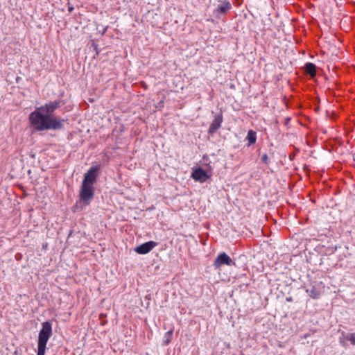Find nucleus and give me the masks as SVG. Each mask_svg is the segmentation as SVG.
<instances>
[{"label":"nucleus","instance_id":"f257e3e1","mask_svg":"<svg viewBox=\"0 0 355 355\" xmlns=\"http://www.w3.org/2000/svg\"><path fill=\"white\" fill-rule=\"evenodd\" d=\"M60 103V101H54L35 108L29 115L31 126L37 131L60 129L62 127L61 120L53 115Z\"/></svg>","mask_w":355,"mask_h":355},{"label":"nucleus","instance_id":"f03ea898","mask_svg":"<svg viewBox=\"0 0 355 355\" xmlns=\"http://www.w3.org/2000/svg\"><path fill=\"white\" fill-rule=\"evenodd\" d=\"M42 327L38 336L37 355H45L46 343L52 334V327L49 322H43Z\"/></svg>","mask_w":355,"mask_h":355},{"label":"nucleus","instance_id":"7ed1b4c3","mask_svg":"<svg viewBox=\"0 0 355 355\" xmlns=\"http://www.w3.org/2000/svg\"><path fill=\"white\" fill-rule=\"evenodd\" d=\"M212 175L211 170L205 171L201 167L193 169L191 177L196 182L203 183L209 180Z\"/></svg>","mask_w":355,"mask_h":355},{"label":"nucleus","instance_id":"20e7f679","mask_svg":"<svg viewBox=\"0 0 355 355\" xmlns=\"http://www.w3.org/2000/svg\"><path fill=\"white\" fill-rule=\"evenodd\" d=\"M235 266V262L225 252L220 253L215 259L213 266L216 269H220L222 266Z\"/></svg>","mask_w":355,"mask_h":355},{"label":"nucleus","instance_id":"39448f33","mask_svg":"<svg viewBox=\"0 0 355 355\" xmlns=\"http://www.w3.org/2000/svg\"><path fill=\"white\" fill-rule=\"evenodd\" d=\"M94 195V188L92 185L82 183L80 196L86 203H89Z\"/></svg>","mask_w":355,"mask_h":355},{"label":"nucleus","instance_id":"423d86ee","mask_svg":"<svg viewBox=\"0 0 355 355\" xmlns=\"http://www.w3.org/2000/svg\"><path fill=\"white\" fill-rule=\"evenodd\" d=\"M99 169L100 167L98 166L91 167L89 170L85 174L82 183L93 186L98 177V172Z\"/></svg>","mask_w":355,"mask_h":355},{"label":"nucleus","instance_id":"0eeeda50","mask_svg":"<svg viewBox=\"0 0 355 355\" xmlns=\"http://www.w3.org/2000/svg\"><path fill=\"white\" fill-rule=\"evenodd\" d=\"M156 246L157 243L150 241L137 246L135 251L139 254H145L150 252Z\"/></svg>","mask_w":355,"mask_h":355},{"label":"nucleus","instance_id":"6e6552de","mask_svg":"<svg viewBox=\"0 0 355 355\" xmlns=\"http://www.w3.org/2000/svg\"><path fill=\"white\" fill-rule=\"evenodd\" d=\"M231 8L232 6L229 1H223L214 10V13L215 17L217 18H220V15L226 14L231 9Z\"/></svg>","mask_w":355,"mask_h":355},{"label":"nucleus","instance_id":"1a4fd4ad","mask_svg":"<svg viewBox=\"0 0 355 355\" xmlns=\"http://www.w3.org/2000/svg\"><path fill=\"white\" fill-rule=\"evenodd\" d=\"M223 122V116L219 114L216 116L214 120L212 121L209 128V133H214L221 125Z\"/></svg>","mask_w":355,"mask_h":355},{"label":"nucleus","instance_id":"9d476101","mask_svg":"<svg viewBox=\"0 0 355 355\" xmlns=\"http://www.w3.org/2000/svg\"><path fill=\"white\" fill-rule=\"evenodd\" d=\"M246 139L248 141V146L255 144L257 141V133L252 130L248 132Z\"/></svg>","mask_w":355,"mask_h":355},{"label":"nucleus","instance_id":"9b49d317","mask_svg":"<svg viewBox=\"0 0 355 355\" xmlns=\"http://www.w3.org/2000/svg\"><path fill=\"white\" fill-rule=\"evenodd\" d=\"M306 71L308 73H309L311 76H314L316 73L315 71V66L313 63H306L305 66Z\"/></svg>","mask_w":355,"mask_h":355},{"label":"nucleus","instance_id":"f8f14e48","mask_svg":"<svg viewBox=\"0 0 355 355\" xmlns=\"http://www.w3.org/2000/svg\"><path fill=\"white\" fill-rule=\"evenodd\" d=\"M172 336H173V330H170L166 333V335H165L166 340L164 341L165 345H167L170 343V342L171 340Z\"/></svg>","mask_w":355,"mask_h":355},{"label":"nucleus","instance_id":"ddd939ff","mask_svg":"<svg viewBox=\"0 0 355 355\" xmlns=\"http://www.w3.org/2000/svg\"><path fill=\"white\" fill-rule=\"evenodd\" d=\"M346 338L350 341V343L355 345V333L349 334Z\"/></svg>","mask_w":355,"mask_h":355},{"label":"nucleus","instance_id":"4468645a","mask_svg":"<svg viewBox=\"0 0 355 355\" xmlns=\"http://www.w3.org/2000/svg\"><path fill=\"white\" fill-rule=\"evenodd\" d=\"M268 159V155L266 154L263 155L261 157V160L264 162H266Z\"/></svg>","mask_w":355,"mask_h":355},{"label":"nucleus","instance_id":"2eb2a0df","mask_svg":"<svg viewBox=\"0 0 355 355\" xmlns=\"http://www.w3.org/2000/svg\"><path fill=\"white\" fill-rule=\"evenodd\" d=\"M72 8H69V11H71L72 10Z\"/></svg>","mask_w":355,"mask_h":355}]
</instances>
